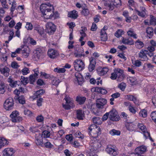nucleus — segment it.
<instances>
[{
  "label": "nucleus",
  "mask_w": 156,
  "mask_h": 156,
  "mask_svg": "<svg viewBox=\"0 0 156 156\" xmlns=\"http://www.w3.org/2000/svg\"><path fill=\"white\" fill-rule=\"evenodd\" d=\"M40 9L42 17L46 19H50L52 18L55 19L59 16L58 12L54 11L53 5L49 2L41 4L40 6Z\"/></svg>",
  "instance_id": "nucleus-1"
},
{
  "label": "nucleus",
  "mask_w": 156,
  "mask_h": 156,
  "mask_svg": "<svg viewBox=\"0 0 156 156\" xmlns=\"http://www.w3.org/2000/svg\"><path fill=\"white\" fill-rule=\"evenodd\" d=\"M88 130L90 135L93 139H96L101 133V129L100 127L95 124H92L88 128Z\"/></svg>",
  "instance_id": "nucleus-2"
},
{
  "label": "nucleus",
  "mask_w": 156,
  "mask_h": 156,
  "mask_svg": "<svg viewBox=\"0 0 156 156\" xmlns=\"http://www.w3.org/2000/svg\"><path fill=\"white\" fill-rule=\"evenodd\" d=\"M104 4L106 8L110 10H113L115 7H119L122 5L121 0H111L110 2L109 0H106L104 2Z\"/></svg>",
  "instance_id": "nucleus-3"
},
{
  "label": "nucleus",
  "mask_w": 156,
  "mask_h": 156,
  "mask_svg": "<svg viewBox=\"0 0 156 156\" xmlns=\"http://www.w3.org/2000/svg\"><path fill=\"white\" fill-rule=\"evenodd\" d=\"M123 70L120 68H117L114 69V72L112 73L110 76L112 80H114L118 78L119 81H121L123 79Z\"/></svg>",
  "instance_id": "nucleus-4"
},
{
  "label": "nucleus",
  "mask_w": 156,
  "mask_h": 156,
  "mask_svg": "<svg viewBox=\"0 0 156 156\" xmlns=\"http://www.w3.org/2000/svg\"><path fill=\"white\" fill-rule=\"evenodd\" d=\"M93 140H91L90 141V152L92 153L98 149L101 146V144L98 140L96 139H94Z\"/></svg>",
  "instance_id": "nucleus-5"
},
{
  "label": "nucleus",
  "mask_w": 156,
  "mask_h": 156,
  "mask_svg": "<svg viewBox=\"0 0 156 156\" xmlns=\"http://www.w3.org/2000/svg\"><path fill=\"white\" fill-rule=\"evenodd\" d=\"M105 151L107 154L112 156H116L118 154L117 149L115 146L111 145H107Z\"/></svg>",
  "instance_id": "nucleus-6"
},
{
  "label": "nucleus",
  "mask_w": 156,
  "mask_h": 156,
  "mask_svg": "<svg viewBox=\"0 0 156 156\" xmlns=\"http://www.w3.org/2000/svg\"><path fill=\"white\" fill-rule=\"evenodd\" d=\"M138 128L141 130L142 133L146 139H149L151 140H152L150 136V133L148 131L146 126L142 123H139L138 125Z\"/></svg>",
  "instance_id": "nucleus-7"
},
{
  "label": "nucleus",
  "mask_w": 156,
  "mask_h": 156,
  "mask_svg": "<svg viewBox=\"0 0 156 156\" xmlns=\"http://www.w3.org/2000/svg\"><path fill=\"white\" fill-rule=\"evenodd\" d=\"M73 65L75 69L78 71L83 70L84 67V64L82 60L77 59L75 60Z\"/></svg>",
  "instance_id": "nucleus-8"
},
{
  "label": "nucleus",
  "mask_w": 156,
  "mask_h": 156,
  "mask_svg": "<svg viewBox=\"0 0 156 156\" xmlns=\"http://www.w3.org/2000/svg\"><path fill=\"white\" fill-rule=\"evenodd\" d=\"M14 105V103L13 99L11 97H9L7 98L5 101L3 107L5 110L9 111L12 108Z\"/></svg>",
  "instance_id": "nucleus-9"
},
{
  "label": "nucleus",
  "mask_w": 156,
  "mask_h": 156,
  "mask_svg": "<svg viewBox=\"0 0 156 156\" xmlns=\"http://www.w3.org/2000/svg\"><path fill=\"white\" fill-rule=\"evenodd\" d=\"M20 113L17 110L13 111L10 115L12 121L14 122H19L23 120L22 117L19 116Z\"/></svg>",
  "instance_id": "nucleus-10"
},
{
  "label": "nucleus",
  "mask_w": 156,
  "mask_h": 156,
  "mask_svg": "<svg viewBox=\"0 0 156 156\" xmlns=\"http://www.w3.org/2000/svg\"><path fill=\"white\" fill-rule=\"evenodd\" d=\"M109 116L108 118L110 119L112 121H118L120 119V117L118 114L117 111L114 109H112L109 112Z\"/></svg>",
  "instance_id": "nucleus-11"
},
{
  "label": "nucleus",
  "mask_w": 156,
  "mask_h": 156,
  "mask_svg": "<svg viewBox=\"0 0 156 156\" xmlns=\"http://www.w3.org/2000/svg\"><path fill=\"white\" fill-rule=\"evenodd\" d=\"M45 27L46 32L49 34H53L55 31V26L52 22L47 23Z\"/></svg>",
  "instance_id": "nucleus-12"
},
{
  "label": "nucleus",
  "mask_w": 156,
  "mask_h": 156,
  "mask_svg": "<svg viewBox=\"0 0 156 156\" xmlns=\"http://www.w3.org/2000/svg\"><path fill=\"white\" fill-rule=\"evenodd\" d=\"M16 150L13 148L7 147L2 151L3 156H15Z\"/></svg>",
  "instance_id": "nucleus-13"
},
{
  "label": "nucleus",
  "mask_w": 156,
  "mask_h": 156,
  "mask_svg": "<svg viewBox=\"0 0 156 156\" xmlns=\"http://www.w3.org/2000/svg\"><path fill=\"white\" fill-rule=\"evenodd\" d=\"M107 103V100L104 98H100L97 99L96 106L98 108H103L104 106Z\"/></svg>",
  "instance_id": "nucleus-14"
},
{
  "label": "nucleus",
  "mask_w": 156,
  "mask_h": 156,
  "mask_svg": "<svg viewBox=\"0 0 156 156\" xmlns=\"http://www.w3.org/2000/svg\"><path fill=\"white\" fill-rule=\"evenodd\" d=\"M148 53L147 50L142 49L138 53L139 57L143 61H147L148 60L147 56Z\"/></svg>",
  "instance_id": "nucleus-15"
},
{
  "label": "nucleus",
  "mask_w": 156,
  "mask_h": 156,
  "mask_svg": "<svg viewBox=\"0 0 156 156\" xmlns=\"http://www.w3.org/2000/svg\"><path fill=\"white\" fill-rule=\"evenodd\" d=\"M21 51L23 56L25 58H27L29 56L30 53V50L29 48L27 45L22 46Z\"/></svg>",
  "instance_id": "nucleus-16"
},
{
  "label": "nucleus",
  "mask_w": 156,
  "mask_h": 156,
  "mask_svg": "<svg viewBox=\"0 0 156 156\" xmlns=\"http://www.w3.org/2000/svg\"><path fill=\"white\" fill-rule=\"evenodd\" d=\"M107 26H104L101 30V41H106L107 40V35L106 32V30H107Z\"/></svg>",
  "instance_id": "nucleus-17"
},
{
  "label": "nucleus",
  "mask_w": 156,
  "mask_h": 156,
  "mask_svg": "<svg viewBox=\"0 0 156 156\" xmlns=\"http://www.w3.org/2000/svg\"><path fill=\"white\" fill-rule=\"evenodd\" d=\"M147 151V147L144 145L140 146L135 149V151L136 154H144Z\"/></svg>",
  "instance_id": "nucleus-18"
},
{
  "label": "nucleus",
  "mask_w": 156,
  "mask_h": 156,
  "mask_svg": "<svg viewBox=\"0 0 156 156\" xmlns=\"http://www.w3.org/2000/svg\"><path fill=\"white\" fill-rule=\"evenodd\" d=\"M135 11L138 16L142 17H145L147 14L145 8L144 7H140V11L136 9H135Z\"/></svg>",
  "instance_id": "nucleus-19"
},
{
  "label": "nucleus",
  "mask_w": 156,
  "mask_h": 156,
  "mask_svg": "<svg viewBox=\"0 0 156 156\" xmlns=\"http://www.w3.org/2000/svg\"><path fill=\"white\" fill-rule=\"evenodd\" d=\"M48 55L50 58H54L58 55V53L57 51L50 49L48 50Z\"/></svg>",
  "instance_id": "nucleus-20"
},
{
  "label": "nucleus",
  "mask_w": 156,
  "mask_h": 156,
  "mask_svg": "<svg viewBox=\"0 0 156 156\" xmlns=\"http://www.w3.org/2000/svg\"><path fill=\"white\" fill-rule=\"evenodd\" d=\"M75 75V81L79 85H81L83 81V78L82 75L79 72L76 73Z\"/></svg>",
  "instance_id": "nucleus-21"
},
{
  "label": "nucleus",
  "mask_w": 156,
  "mask_h": 156,
  "mask_svg": "<svg viewBox=\"0 0 156 156\" xmlns=\"http://www.w3.org/2000/svg\"><path fill=\"white\" fill-rule=\"evenodd\" d=\"M35 143L37 145L42 147L43 144V138L40 134L36 135L35 137Z\"/></svg>",
  "instance_id": "nucleus-22"
},
{
  "label": "nucleus",
  "mask_w": 156,
  "mask_h": 156,
  "mask_svg": "<svg viewBox=\"0 0 156 156\" xmlns=\"http://www.w3.org/2000/svg\"><path fill=\"white\" fill-rule=\"evenodd\" d=\"M108 71V69L107 67L102 68L99 67L98 68L97 71L98 74L100 76L106 74Z\"/></svg>",
  "instance_id": "nucleus-23"
},
{
  "label": "nucleus",
  "mask_w": 156,
  "mask_h": 156,
  "mask_svg": "<svg viewBox=\"0 0 156 156\" xmlns=\"http://www.w3.org/2000/svg\"><path fill=\"white\" fill-rule=\"evenodd\" d=\"M121 42L124 44L129 45H133L134 44V41L130 38H125L122 37L121 38Z\"/></svg>",
  "instance_id": "nucleus-24"
},
{
  "label": "nucleus",
  "mask_w": 156,
  "mask_h": 156,
  "mask_svg": "<svg viewBox=\"0 0 156 156\" xmlns=\"http://www.w3.org/2000/svg\"><path fill=\"white\" fill-rule=\"evenodd\" d=\"M91 91L92 92L100 93L102 94H105L107 92V91L105 89L99 87H95L91 88Z\"/></svg>",
  "instance_id": "nucleus-25"
},
{
  "label": "nucleus",
  "mask_w": 156,
  "mask_h": 156,
  "mask_svg": "<svg viewBox=\"0 0 156 156\" xmlns=\"http://www.w3.org/2000/svg\"><path fill=\"white\" fill-rule=\"evenodd\" d=\"M125 97L126 99L127 100L133 101L136 105H139L138 101L137 100L136 98L133 96L128 94L126 95Z\"/></svg>",
  "instance_id": "nucleus-26"
},
{
  "label": "nucleus",
  "mask_w": 156,
  "mask_h": 156,
  "mask_svg": "<svg viewBox=\"0 0 156 156\" xmlns=\"http://www.w3.org/2000/svg\"><path fill=\"white\" fill-rule=\"evenodd\" d=\"M7 81L9 83L10 85L12 87H16L20 84V81H14L11 76L9 77Z\"/></svg>",
  "instance_id": "nucleus-27"
},
{
  "label": "nucleus",
  "mask_w": 156,
  "mask_h": 156,
  "mask_svg": "<svg viewBox=\"0 0 156 156\" xmlns=\"http://www.w3.org/2000/svg\"><path fill=\"white\" fill-rule=\"evenodd\" d=\"M90 65L89 66L88 69L89 71L92 72L94 69L96 63L93 58H90L89 59Z\"/></svg>",
  "instance_id": "nucleus-28"
},
{
  "label": "nucleus",
  "mask_w": 156,
  "mask_h": 156,
  "mask_svg": "<svg viewBox=\"0 0 156 156\" xmlns=\"http://www.w3.org/2000/svg\"><path fill=\"white\" fill-rule=\"evenodd\" d=\"M10 70L6 66L0 69V71L1 74L6 77L9 76Z\"/></svg>",
  "instance_id": "nucleus-29"
},
{
  "label": "nucleus",
  "mask_w": 156,
  "mask_h": 156,
  "mask_svg": "<svg viewBox=\"0 0 156 156\" xmlns=\"http://www.w3.org/2000/svg\"><path fill=\"white\" fill-rule=\"evenodd\" d=\"M7 140L4 137H0V149L9 144Z\"/></svg>",
  "instance_id": "nucleus-30"
},
{
  "label": "nucleus",
  "mask_w": 156,
  "mask_h": 156,
  "mask_svg": "<svg viewBox=\"0 0 156 156\" xmlns=\"http://www.w3.org/2000/svg\"><path fill=\"white\" fill-rule=\"evenodd\" d=\"M84 111L81 109H79L76 111V117L79 120H83L84 117Z\"/></svg>",
  "instance_id": "nucleus-31"
},
{
  "label": "nucleus",
  "mask_w": 156,
  "mask_h": 156,
  "mask_svg": "<svg viewBox=\"0 0 156 156\" xmlns=\"http://www.w3.org/2000/svg\"><path fill=\"white\" fill-rule=\"evenodd\" d=\"M23 42L25 43H30L33 45H35L36 44V41L34 39L30 37H26L23 39Z\"/></svg>",
  "instance_id": "nucleus-32"
},
{
  "label": "nucleus",
  "mask_w": 156,
  "mask_h": 156,
  "mask_svg": "<svg viewBox=\"0 0 156 156\" xmlns=\"http://www.w3.org/2000/svg\"><path fill=\"white\" fill-rule=\"evenodd\" d=\"M34 30L36 31L40 35H42L44 33V29L42 27L39 25H35L34 27Z\"/></svg>",
  "instance_id": "nucleus-33"
},
{
  "label": "nucleus",
  "mask_w": 156,
  "mask_h": 156,
  "mask_svg": "<svg viewBox=\"0 0 156 156\" xmlns=\"http://www.w3.org/2000/svg\"><path fill=\"white\" fill-rule=\"evenodd\" d=\"M153 66L150 63H145L143 66V69L146 72H148L153 68Z\"/></svg>",
  "instance_id": "nucleus-34"
},
{
  "label": "nucleus",
  "mask_w": 156,
  "mask_h": 156,
  "mask_svg": "<svg viewBox=\"0 0 156 156\" xmlns=\"http://www.w3.org/2000/svg\"><path fill=\"white\" fill-rule=\"evenodd\" d=\"M126 126L127 129L130 131H133L135 128L136 126L132 122H126Z\"/></svg>",
  "instance_id": "nucleus-35"
},
{
  "label": "nucleus",
  "mask_w": 156,
  "mask_h": 156,
  "mask_svg": "<svg viewBox=\"0 0 156 156\" xmlns=\"http://www.w3.org/2000/svg\"><path fill=\"white\" fill-rule=\"evenodd\" d=\"M78 16V12L75 10L68 12V16L69 17L75 19Z\"/></svg>",
  "instance_id": "nucleus-36"
},
{
  "label": "nucleus",
  "mask_w": 156,
  "mask_h": 156,
  "mask_svg": "<svg viewBox=\"0 0 156 156\" xmlns=\"http://www.w3.org/2000/svg\"><path fill=\"white\" fill-rule=\"evenodd\" d=\"M86 98L84 97L78 96L76 97V101L80 105L83 104L85 102Z\"/></svg>",
  "instance_id": "nucleus-37"
},
{
  "label": "nucleus",
  "mask_w": 156,
  "mask_h": 156,
  "mask_svg": "<svg viewBox=\"0 0 156 156\" xmlns=\"http://www.w3.org/2000/svg\"><path fill=\"white\" fill-rule=\"evenodd\" d=\"M64 99L66 101V104H70V105H71L72 106V105H75L73 99L70 98L69 96H66Z\"/></svg>",
  "instance_id": "nucleus-38"
},
{
  "label": "nucleus",
  "mask_w": 156,
  "mask_h": 156,
  "mask_svg": "<svg viewBox=\"0 0 156 156\" xmlns=\"http://www.w3.org/2000/svg\"><path fill=\"white\" fill-rule=\"evenodd\" d=\"M92 121L94 123L98 125H101L102 123L101 119L98 117H94L92 119Z\"/></svg>",
  "instance_id": "nucleus-39"
},
{
  "label": "nucleus",
  "mask_w": 156,
  "mask_h": 156,
  "mask_svg": "<svg viewBox=\"0 0 156 156\" xmlns=\"http://www.w3.org/2000/svg\"><path fill=\"white\" fill-rule=\"evenodd\" d=\"M135 45L136 48L140 49L144 46V44L143 42L139 40H138L135 42Z\"/></svg>",
  "instance_id": "nucleus-40"
},
{
  "label": "nucleus",
  "mask_w": 156,
  "mask_h": 156,
  "mask_svg": "<svg viewBox=\"0 0 156 156\" xmlns=\"http://www.w3.org/2000/svg\"><path fill=\"white\" fill-rule=\"evenodd\" d=\"M15 99H17L18 101L20 104L23 105L25 103V99L24 96H21L18 98L16 97H15Z\"/></svg>",
  "instance_id": "nucleus-41"
},
{
  "label": "nucleus",
  "mask_w": 156,
  "mask_h": 156,
  "mask_svg": "<svg viewBox=\"0 0 156 156\" xmlns=\"http://www.w3.org/2000/svg\"><path fill=\"white\" fill-rule=\"evenodd\" d=\"M44 92V90L43 89H41L36 91L34 94V98H38L40 96L43 94Z\"/></svg>",
  "instance_id": "nucleus-42"
},
{
  "label": "nucleus",
  "mask_w": 156,
  "mask_h": 156,
  "mask_svg": "<svg viewBox=\"0 0 156 156\" xmlns=\"http://www.w3.org/2000/svg\"><path fill=\"white\" fill-rule=\"evenodd\" d=\"M53 71L54 72L57 73H65L66 70L64 68H60L57 67L55 68Z\"/></svg>",
  "instance_id": "nucleus-43"
},
{
  "label": "nucleus",
  "mask_w": 156,
  "mask_h": 156,
  "mask_svg": "<svg viewBox=\"0 0 156 156\" xmlns=\"http://www.w3.org/2000/svg\"><path fill=\"white\" fill-rule=\"evenodd\" d=\"M133 64L136 67H139L142 65V62L140 60H132Z\"/></svg>",
  "instance_id": "nucleus-44"
},
{
  "label": "nucleus",
  "mask_w": 156,
  "mask_h": 156,
  "mask_svg": "<svg viewBox=\"0 0 156 156\" xmlns=\"http://www.w3.org/2000/svg\"><path fill=\"white\" fill-rule=\"evenodd\" d=\"M23 113L24 115L29 117L33 116V113L29 110L24 108L23 110Z\"/></svg>",
  "instance_id": "nucleus-45"
},
{
  "label": "nucleus",
  "mask_w": 156,
  "mask_h": 156,
  "mask_svg": "<svg viewBox=\"0 0 156 156\" xmlns=\"http://www.w3.org/2000/svg\"><path fill=\"white\" fill-rule=\"evenodd\" d=\"M127 34L129 36L133 37L134 38L136 39L137 38L136 34L131 29L127 31Z\"/></svg>",
  "instance_id": "nucleus-46"
},
{
  "label": "nucleus",
  "mask_w": 156,
  "mask_h": 156,
  "mask_svg": "<svg viewBox=\"0 0 156 156\" xmlns=\"http://www.w3.org/2000/svg\"><path fill=\"white\" fill-rule=\"evenodd\" d=\"M111 136H119L120 134V132L119 131L115 129H112L109 132Z\"/></svg>",
  "instance_id": "nucleus-47"
},
{
  "label": "nucleus",
  "mask_w": 156,
  "mask_h": 156,
  "mask_svg": "<svg viewBox=\"0 0 156 156\" xmlns=\"http://www.w3.org/2000/svg\"><path fill=\"white\" fill-rule=\"evenodd\" d=\"M139 115L141 117L145 118L147 116V110L145 109L141 110L139 113Z\"/></svg>",
  "instance_id": "nucleus-48"
},
{
  "label": "nucleus",
  "mask_w": 156,
  "mask_h": 156,
  "mask_svg": "<svg viewBox=\"0 0 156 156\" xmlns=\"http://www.w3.org/2000/svg\"><path fill=\"white\" fill-rule=\"evenodd\" d=\"M128 80L132 85H135L137 83L136 79L135 77H129L128 78Z\"/></svg>",
  "instance_id": "nucleus-49"
},
{
  "label": "nucleus",
  "mask_w": 156,
  "mask_h": 156,
  "mask_svg": "<svg viewBox=\"0 0 156 156\" xmlns=\"http://www.w3.org/2000/svg\"><path fill=\"white\" fill-rule=\"evenodd\" d=\"M25 92V91L23 88L20 87L19 89H16L14 91V93L17 96L19 95L20 92L24 93Z\"/></svg>",
  "instance_id": "nucleus-50"
},
{
  "label": "nucleus",
  "mask_w": 156,
  "mask_h": 156,
  "mask_svg": "<svg viewBox=\"0 0 156 156\" xmlns=\"http://www.w3.org/2000/svg\"><path fill=\"white\" fill-rule=\"evenodd\" d=\"M42 146V147H45L47 148H52L53 146V145L50 142L48 141L44 143Z\"/></svg>",
  "instance_id": "nucleus-51"
},
{
  "label": "nucleus",
  "mask_w": 156,
  "mask_h": 156,
  "mask_svg": "<svg viewBox=\"0 0 156 156\" xmlns=\"http://www.w3.org/2000/svg\"><path fill=\"white\" fill-rule=\"evenodd\" d=\"M5 91V83H0V94H4Z\"/></svg>",
  "instance_id": "nucleus-52"
},
{
  "label": "nucleus",
  "mask_w": 156,
  "mask_h": 156,
  "mask_svg": "<svg viewBox=\"0 0 156 156\" xmlns=\"http://www.w3.org/2000/svg\"><path fill=\"white\" fill-rule=\"evenodd\" d=\"M124 31L121 29L118 30L115 34V36L117 37H121L122 35L124 34Z\"/></svg>",
  "instance_id": "nucleus-53"
},
{
  "label": "nucleus",
  "mask_w": 156,
  "mask_h": 156,
  "mask_svg": "<svg viewBox=\"0 0 156 156\" xmlns=\"http://www.w3.org/2000/svg\"><path fill=\"white\" fill-rule=\"evenodd\" d=\"M52 83L53 85L57 86L59 83V80L57 78L54 77L52 79Z\"/></svg>",
  "instance_id": "nucleus-54"
},
{
  "label": "nucleus",
  "mask_w": 156,
  "mask_h": 156,
  "mask_svg": "<svg viewBox=\"0 0 156 156\" xmlns=\"http://www.w3.org/2000/svg\"><path fill=\"white\" fill-rule=\"evenodd\" d=\"M129 111L133 114H135L136 112V110L132 105H130L128 107Z\"/></svg>",
  "instance_id": "nucleus-55"
},
{
  "label": "nucleus",
  "mask_w": 156,
  "mask_h": 156,
  "mask_svg": "<svg viewBox=\"0 0 156 156\" xmlns=\"http://www.w3.org/2000/svg\"><path fill=\"white\" fill-rule=\"evenodd\" d=\"M20 80L23 85H26L29 82V78L27 77H25L24 76H22Z\"/></svg>",
  "instance_id": "nucleus-56"
},
{
  "label": "nucleus",
  "mask_w": 156,
  "mask_h": 156,
  "mask_svg": "<svg viewBox=\"0 0 156 156\" xmlns=\"http://www.w3.org/2000/svg\"><path fill=\"white\" fill-rule=\"evenodd\" d=\"M25 28L27 30H31L33 29V26L31 23L27 22L26 23Z\"/></svg>",
  "instance_id": "nucleus-57"
},
{
  "label": "nucleus",
  "mask_w": 156,
  "mask_h": 156,
  "mask_svg": "<svg viewBox=\"0 0 156 156\" xmlns=\"http://www.w3.org/2000/svg\"><path fill=\"white\" fill-rule=\"evenodd\" d=\"M75 105H72V106L71 105H70V104H67L66 103V104H62V107H63L66 110H69L71 108H74L75 107Z\"/></svg>",
  "instance_id": "nucleus-58"
},
{
  "label": "nucleus",
  "mask_w": 156,
  "mask_h": 156,
  "mask_svg": "<svg viewBox=\"0 0 156 156\" xmlns=\"http://www.w3.org/2000/svg\"><path fill=\"white\" fill-rule=\"evenodd\" d=\"M36 120L39 122L43 123L44 121V117L42 115H39L36 117Z\"/></svg>",
  "instance_id": "nucleus-59"
},
{
  "label": "nucleus",
  "mask_w": 156,
  "mask_h": 156,
  "mask_svg": "<svg viewBox=\"0 0 156 156\" xmlns=\"http://www.w3.org/2000/svg\"><path fill=\"white\" fill-rule=\"evenodd\" d=\"M8 120V118L5 116H2L0 118V124H2Z\"/></svg>",
  "instance_id": "nucleus-60"
},
{
  "label": "nucleus",
  "mask_w": 156,
  "mask_h": 156,
  "mask_svg": "<svg viewBox=\"0 0 156 156\" xmlns=\"http://www.w3.org/2000/svg\"><path fill=\"white\" fill-rule=\"evenodd\" d=\"M36 77L33 75H31L28 78L31 84H33L34 82Z\"/></svg>",
  "instance_id": "nucleus-61"
},
{
  "label": "nucleus",
  "mask_w": 156,
  "mask_h": 156,
  "mask_svg": "<svg viewBox=\"0 0 156 156\" xmlns=\"http://www.w3.org/2000/svg\"><path fill=\"white\" fill-rule=\"evenodd\" d=\"M75 136L81 139H83L84 138V135L79 131H77L75 134Z\"/></svg>",
  "instance_id": "nucleus-62"
},
{
  "label": "nucleus",
  "mask_w": 156,
  "mask_h": 156,
  "mask_svg": "<svg viewBox=\"0 0 156 156\" xmlns=\"http://www.w3.org/2000/svg\"><path fill=\"white\" fill-rule=\"evenodd\" d=\"M150 17L151 18L150 21V24L153 25H156V18H154L152 16H151Z\"/></svg>",
  "instance_id": "nucleus-63"
},
{
  "label": "nucleus",
  "mask_w": 156,
  "mask_h": 156,
  "mask_svg": "<svg viewBox=\"0 0 156 156\" xmlns=\"http://www.w3.org/2000/svg\"><path fill=\"white\" fill-rule=\"evenodd\" d=\"M151 116L152 120L156 124V111L152 112L151 114Z\"/></svg>",
  "instance_id": "nucleus-64"
}]
</instances>
